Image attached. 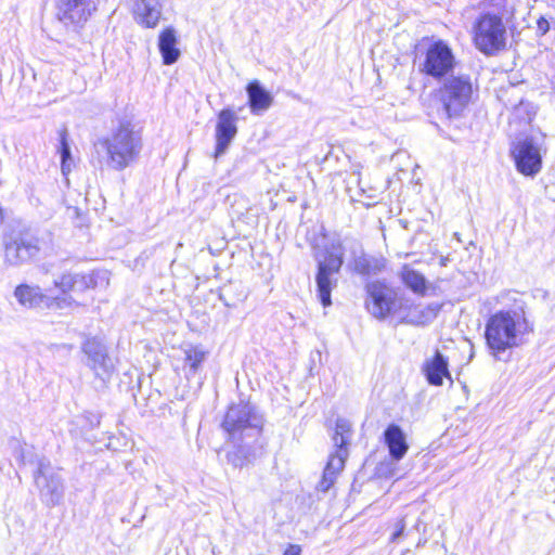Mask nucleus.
I'll list each match as a JSON object with an SVG mask.
<instances>
[{"label": "nucleus", "mask_w": 555, "mask_h": 555, "mask_svg": "<svg viewBox=\"0 0 555 555\" xmlns=\"http://www.w3.org/2000/svg\"><path fill=\"white\" fill-rule=\"evenodd\" d=\"M184 364L189 367V373L195 375L202 363L207 358V351L201 346H188L184 350Z\"/></svg>", "instance_id": "26"}, {"label": "nucleus", "mask_w": 555, "mask_h": 555, "mask_svg": "<svg viewBox=\"0 0 555 555\" xmlns=\"http://www.w3.org/2000/svg\"><path fill=\"white\" fill-rule=\"evenodd\" d=\"M533 331L524 309L501 310L491 315L486 324L487 345L496 357L520 346L526 335Z\"/></svg>", "instance_id": "2"}, {"label": "nucleus", "mask_w": 555, "mask_h": 555, "mask_svg": "<svg viewBox=\"0 0 555 555\" xmlns=\"http://www.w3.org/2000/svg\"><path fill=\"white\" fill-rule=\"evenodd\" d=\"M489 5L491 11L486 14H495L500 16L501 22L509 20L514 15L515 5L513 0H490Z\"/></svg>", "instance_id": "27"}, {"label": "nucleus", "mask_w": 555, "mask_h": 555, "mask_svg": "<svg viewBox=\"0 0 555 555\" xmlns=\"http://www.w3.org/2000/svg\"><path fill=\"white\" fill-rule=\"evenodd\" d=\"M384 441L392 461L399 462L409 450L403 430L396 424H390L384 431Z\"/></svg>", "instance_id": "18"}, {"label": "nucleus", "mask_w": 555, "mask_h": 555, "mask_svg": "<svg viewBox=\"0 0 555 555\" xmlns=\"http://www.w3.org/2000/svg\"><path fill=\"white\" fill-rule=\"evenodd\" d=\"M423 371L430 385L441 386L443 377L452 380L448 370V360L439 351H436L433 358L426 360Z\"/></svg>", "instance_id": "20"}, {"label": "nucleus", "mask_w": 555, "mask_h": 555, "mask_svg": "<svg viewBox=\"0 0 555 555\" xmlns=\"http://www.w3.org/2000/svg\"><path fill=\"white\" fill-rule=\"evenodd\" d=\"M14 297L17 302L26 309L46 307L48 295L42 293L39 286L20 284L14 289Z\"/></svg>", "instance_id": "19"}, {"label": "nucleus", "mask_w": 555, "mask_h": 555, "mask_svg": "<svg viewBox=\"0 0 555 555\" xmlns=\"http://www.w3.org/2000/svg\"><path fill=\"white\" fill-rule=\"evenodd\" d=\"M404 528H405V524H404L403 519H400L396 522V530L393 531V533L391 534V538H390L392 542H397L399 540V538L402 537Z\"/></svg>", "instance_id": "29"}, {"label": "nucleus", "mask_w": 555, "mask_h": 555, "mask_svg": "<svg viewBox=\"0 0 555 555\" xmlns=\"http://www.w3.org/2000/svg\"><path fill=\"white\" fill-rule=\"evenodd\" d=\"M455 55L450 46L443 40L434 41L420 59L418 70L436 80H441L454 73Z\"/></svg>", "instance_id": "8"}, {"label": "nucleus", "mask_w": 555, "mask_h": 555, "mask_svg": "<svg viewBox=\"0 0 555 555\" xmlns=\"http://www.w3.org/2000/svg\"><path fill=\"white\" fill-rule=\"evenodd\" d=\"M351 437V424L348 420L338 418L336 421L335 434L333 436L335 452L330 455L327 464L323 472L322 480L318 485L320 491L326 492L334 485L336 477L344 469L345 461L348 456L346 446Z\"/></svg>", "instance_id": "7"}, {"label": "nucleus", "mask_w": 555, "mask_h": 555, "mask_svg": "<svg viewBox=\"0 0 555 555\" xmlns=\"http://www.w3.org/2000/svg\"><path fill=\"white\" fill-rule=\"evenodd\" d=\"M314 259L318 263L315 276L318 296L324 307L331 306V292L336 286V274L339 272L343 260V246L339 240H333L324 250H317Z\"/></svg>", "instance_id": "6"}, {"label": "nucleus", "mask_w": 555, "mask_h": 555, "mask_svg": "<svg viewBox=\"0 0 555 555\" xmlns=\"http://www.w3.org/2000/svg\"><path fill=\"white\" fill-rule=\"evenodd\" d=\"M263 417L249 402L232 404L225 413L222 428L233 450L227 454L234 467H243L256 459V442L261 436Z\"/></svg>", "instance_id": "1"}, {"label": "nucleus", "mask_w": 555, "mask_h": 555, "mask_svg": "<svg viewBox=\"0 0 555 555\" xmlns=\"http://www.w3.org/2000/svg\"><path fill=\"white\" fill-rule=\"evenodd\" d=\"M72 163H73L72 158H70V160L69 159L62 160V172H63V175H67L70 171Z\"/></svg>", "instance_id": "32"}, {"label": "nucleus", "mask_w": 555, "mask_h": 555, "mask_svg": "<svg viewBox=\"0 0 555 555\" xmlns=\"http://www.w3.org/2000/svg\"><path fill=\"white\" fill-rule=\"evenodd\" d=\"M60 153H61V159L64 160V159H69L72 158V155H70V147H69V144L67 142V138H66V131H63L61 133V147H60Z\"/></svg>", "instance_id": "28"}, {"label": "nucleus", "mask_w": 555, "mask_h": 555, "mask_svg": "<svg viewBox=\"0 0 555 555\" xmlns=\"http://www.w3.org/2000/svg\"><path fill=\"white\" fill-rule=\"evenodd\" d=\"M386 267V260L382 257L360 255L353 260V270L361 275H376Z\"/></svg>", "instance_id": "24"}, {"label": "nucleus", "mask_w": 555, "mask_h": 555, "mask_svg": "<svg viewBox=\"0 0 555 555\" xmlns=\"http://www.w3.org/2000/svg\"><path fill=\"white\" fill-rule=\"evenodd\" d=\"M506 28L500 16L481 14L474 26V42L485 54H492L505 47Z\"/></svg>", "instance_id": "9"}, {"label": "nucleus", "mask_w": 555, "mask_h": 555, "mask_svg": "<svg viewBox=\"0 0 555 555\" xmlns=\"http://www.w3.org/2000/svg\"><path fill=\"white\" fill-rule=\"evenodd\" d=\"M109 285V273L105 270L92 271L89 274L66 272L54 280V286L62 296H48L46 307L49 309H74L80 304L69 292L83 293L88 289L106 288Z\"/></svg>", "instance_id": "4"}, {"label": "nucleus", "mask_w": 555, "mask_h": 555, "mask_svg": "<svg viewBox=\"0 0 555 555\" xmlns=\"http://www.w3.org/2000/svg\"><path fill=\"white\" fill-rule=\"evenodd\" d=\"M237 116L231 108H223L218 114V120L216 125V151L215 158H218L225 153L232 140L237 133L236 127Z\"/></svg>", "instance_id": "16"}, {"label": "nucleus", "mask_w": 555, "mask_h": 555, "mask_svg": "<svg viewBox=\"0 0 555 555\" xmlns=\"http://www.w3.org/2000/svg\"><path fill=\"white\" fill-rule=\"evenodd\" d=\"M164 5L165 0H133V20L142 27L155 28L162 18Z\"/></svg>", "instance_id": "17"}, {"label": "nucleus", "mask_w": 555, "mask_h": 555, "mask_svg": "<svg viewBox=\"0 0 555 555\" xmlns=\"http://www.w3.org/2000/svg\"><path fill=\"white\" fill-rule=\"evenodd\" d=\"M516 168L525 176L537 175L542 165L540 149L532 139L525 138L519 140L512 151Z\"/></svg>", "instance_id": "14"}, {"label": "nucleus", "mask_w": 555, "mask_h": 555, "mask_svg": "<svg viewBox=\"0 0 555 555\" xmlns=\"http://www.w3.org/2000/svg\"><path fill=\"white\" fill-rule=\"evenodd\" d=\"M96 10V0H57V16L64 24L86 22Z\"/></svg>", "instance_id": "15"}, {"label": "nucleus", "mask_w": 555, "mask_h": 555, "mask_svg": "<svg viewBox=\"0 0 555 555\" xmlns=\"http://www.w3.org/2000/svg\"><path fill=\"white\" fill-rule=\"evenodd\" d=\"M248 104L253 114H261L270 108L273 103V96L268 92L258 80L249 82L246 87Z\"/></svg>", "instance_id": "21"}, {"label": "nucleus", "mask_w": 555, "mask_h": 555, "mask_svg": "<svg viewBox=\"0 0 555 555\" xmlns=\"http://www.w3.org/2000/svg\"><path fill=\"white\" fill-rule=\"evenodd\" d=\"M400 278L404 285L417 295H425L427 289V280L425 276L409 264H404L400 272Z\"/></svg>", "instance_id": "25"}, {"label": "nucleus", "mask_w": 555, "mask_h": 555, "mask_svg": "<svg viewBox=\"0 0 555 555\" xmlns=\"http://www.w3.org/2000/svg\"><path fill=\"white\" fill-rule=\"evenodd\" d=\"M537 28H538V33L541 36L545 35L550 29L548 21L545 20L544 17H540L537 22Z\"/></svg>", "instance_id": "30"}, {"label": "nucleus", "mask_w": 555, "mask_h": 555, "mask_svg": "<svg viewBox=\"0 0 555 555\" xmlns=\"http://www.w3.org/2000/svg\"><path fill=\"white\" fill-rule=\"evenodd\" d=\"M101 143L106 151L107 166L116 171L133 165L143 149L141 132L128 120L120 121Z\"/></svg>", "instance_id": "3"}, {"label": "nucleus", "mask_w": 555, "mask_h": 555, "mask_svg": "<svg viewBox=\"0 0 555 555\" xmlns=\"http://www.w3.org/2000/svg\"><path fill=\"white\" fill-rule=\"evenodd\" d=\"M81 349L87 357L86 365L94 376L104 383L109 380L116 365L109 357L106 346L99 338L91 337L83 341Z\"/></svg>", "instance_id": "11"}, {"label": "nucleus", "mask_w": 555, "mask_h": 555, "mask_svg": "<svg viewBox=\"0 0 555 555\" xmlns=\"http://www.w3.org/2000/svg\"><path fill=\"white\" fill-rule=\"evenodd\" d=\"M38 251L33 238L21 232H12L4 237V260L10 266H20Z\"/></svg>", "instance_id": "13"}, {"label": "nucleus", "mask_w": 555, "mask_h": 555, "mask_svg": "<svg viewBox=\"0 0 555 555\" xmlns=\"http://www.w3.org/2000/svg\"><path fill=\"white\" fill-rule=\"evenodd\" d=\"M367 297L365 306L369 312L376 319L383 320L402 308V300L398 298L397 292L380 281L366 284Z\"/></svg>", "instance_id": "10"}, {"label": "nucleus", "mask_w": 555, "mask_h": 555, "mask_svg": "<svg viewBox=\"0 0 555 555\" xmlns=\"http://www.w3.org/2000/svg\"><path fill=\"white\" fill-rule=\"evenodd\" d=\"M439 311L440 306L437 304H430L424 308L412 306L402 319L412 325H426L436 319Z\"/></svg>", "instance_id": "23"}, {"label": "nucleus", "mask_w": 555, "mask_h": 555, "mask_svg": "<svg viewBox=\"0 0 555 555\" xmlns=\"http://www.w3.org/2000/svg\"><path fill=\"white\" fill-rule=\"evenodd\" d=\"M35 480L39 488L41 499L48 506L60 504L64 495L63 479L48 460L41 459L38 462Z\"/></svg>", "instance_id": "12"}, {"label": "nucleus", "mask_w": 555, "mask_h": 555, "mask_svg": "<svg viewBox=\"0 0 555 555\" xmlns=\"http://www.w3.org/2000/svg\"><path fill=\"white\" fill-rule=\"evenodd\" d=\"M177 44L178 37L175 28L167 27L159 34L158 49L165 65H171L179 60L181 52Z\"/></svg>", "instance_id": "22"}, {"label": "nucleus", "mask_w": 555, "mask_h": 555, "mask_svg": "<svg viewBox=\"0 0 555 555\" xmlns=\"http://www.w3.org/2000/svg\"><path fill=\"white\" fill-rule=\"evenodd\" d=\"M440 87L436 90V96L441 104L443 115L448 118H456L462 115L473 99V82L466 74H451L441 79Z\"/></svg>", "instance_id": "5"}, {"label": "nucleus", "mask_w": 555, "mask_h": 555, "mask_svg": "<svg viewBox=\"0 0 555 555\" xmlns=\"http://www.w3.org/2000/svg\"><path fill=\"white\" fill-rule=\"evenodd\" d=\"M301 547L297 544H289L283 555H300Z\"/></svg>", "instance_id": "31"}]
</instances>
